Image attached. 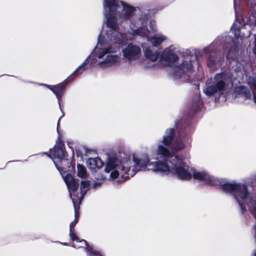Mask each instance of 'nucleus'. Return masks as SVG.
<instances>
[{
    "label": "nucleus",
    "mask_w": 256,
    "mask_h": 256,
    "mask_svg": "<svg viewBox=\"0 0 256 256\" xmlns=\"http://www.w3.org/2000/svg\"><path fill=\"white\" fill-rule=\"evenodd\" d=\"M228 77L226 73L217 74L210 80V85L204 89V93L208 96H212L215 94H222L225 90Z\"/></svg>",
    "instance_id": "0eeeda50"
},
{
    "label": "nucleus",
    "mask_w": 256,
    "mask_h": 256,
    "mask_svg": "<svg viewBox=\"0 0 256 256\" xmlns=\"http://www.w3.org/2000/svg\"><path fill=\"white\" fill-rule=\"evenodd\" d=\"M234 1L235 2V0H234Z\"/></svg>",
    "instance_id": "cd10ccee"
},
{
    "label": "nucleus",
    "mask_w": 256,
    "mask_h": 256,
    "mask_svg": "<svg viewBox=\"0 0 256 256\" xmlns=\"http://www.w3.org/2000/svg\"><path fill=\"white\" fill-rule=\"evenodd\" d=\"M102 7L107 30L100 32L95 50L64 82L72 80L73 75L82 74L89 66L106 70L116 65L120 60L116 44L140 36L156 47L168 40L162 33L150 37V32L145 28L147 16H136V8L128 3L118 0H103Z\"/></svg>",
    "instance_id": "f257e3e1"
},
{
    "label": "nucleus",
    "mask_w": 256,
    "mask_h": 256,
    "mask_svg": "<svg viewBox=\"0 0 256 256\" xmlns=\"http://www.w3.org/2000/svg\"><path fill=\"white\" fill-rule=\"evenodd\" d=\"M198 182L206 184L217 185L220 183L218 180L210 175L208 172L204 170L193 168L192 172V178Z\"/></svg>",
    "instance_id": "1a4fd4ad"
},
{
    "label": "nucleus",
    "mask_w": 256,
    "mask_h": 256,
    "mask_svg": "<svg viewBox=\"0 0 256 256\" xmlns=\"http://www.w3.org/2000/svg\"><path fill=\"white\" fill-rule=\"evenodd\" d=\"M163 161L150 162L147 156L140 158L134 156L132 160L110 156L106 162L105 172L110 174L112 179L120 175L126 177L132 176L138 171H152L161 174Z\"/></svg>",
    "instance_id": "7ed1b4c3"
},
{
    "label": "nucleus",
    "mask_w": 256,
    "mask_h": 256,
    "mask_svg": "<svg viewBox=\"0 0 256 256\" xmlns=\"http://www.w3.org/2000/svg\"><path fill=\"white\" fill-rule=\"evenodd\" d=\"M215 60L212 59V58H209L207 60V64L208 66H214L215 65Z\"/></svg>",
    "instance_id": "6ab92c4d"
},
{
    "label": "nucleus",
    "mask_w": 256,
    "mask_h": 256,
    "mask_svg": "<svg viewBox=\"0 0 256 256\" xmlns=\"http://www.w3.org/2000/svg\"><path fill=\"white\" fill-rule=\"evenodd\" d=\"M174 128L167 130L161 141L164 144H158L155 152L156 157L154 159L158 160V156L164 158L161 174H172L181 180H190L192 178V168L189 166V162H186L182 158L173 155L166 146H170L172 142L174 136Z\"/></svg>",
    "instance_id": "f03ea898"
},
{
    "label": "nucleus",
    "mask_w": 256,
    "mask_h": 256,
    "mask_svg": "<svg viewBox=\"0 0 256 256\" xmlns=\"http://www.w3.org/2000/svg\"><path fill=\"white\" fill-rule=\"evenodd\" d=\"M123 60L130 64L138 60L141 56L142 50L140 46L128 44L122 50Z\"/></svg>",
    "instance_id": "6e6552de"
},
{
    "label": "nucleus",
    "mask_w": 256,
    "mask_h": 256,
    "mask_svg": "<svg viewBox=\"0 0 256 256\" xmlns=\"http://www.w3.org/2000/svg\"><path fill=\"white\" fill-rule=\"evenodd\" d=\"M153 24H154V22L151 21V22H150V24L151 26H152ZM152 30H155V28H153V27H152Z\"/></svg>",
    "instance_id": "4be33fe9"
},
{
    "label": "nucleus",
    "mask_w": 256,
    "mask_h": 256,
    "mask_svg": "<svg viewBox=\"0 0 256 256\" xmlns=\"http://www.w3.org/2000/svg\"><path fill=\"white\" fill-rule=\"evenodd\" d=\"M48 156L52 160L62 176L64 175V172H66L68 167H70V162L67 158L68 155L64 143L60 141L56 142L54 148L50 150Z\"/></svg>",
    "instance_id": "423d86ee"
},
{
    "label": "nucleus",
    "mask_w": 256,
    "mask_h": 256,
    "mask_svg": "<svg viewBox=\"0 0 256 256\" xmlns=\"http://www.w3.org/2000/svg\"><path fill=\"white\" fill-rule=\"evenodd\" d=\"M78 176L82 178H85L86 176V168L80 164L77 165Z\"/></svg>",
    "instance_id": "dca6fc26"
},
{
    "label": "nucleus",
    "mask_w": 256,
    "mask_h": 256,
    "mask_svg": "<svg viewBox=\"0 0 256 256\" xmlns=\"http://www.w3.org/2000/svg\"><path fill=\"white\" fill-rule=\"evenodd\" d=\"M63 116H64V114L62 112V116H61V117L60 118H61Z\"/></svg>",
    "instance_id": "b1692460"
},
{
    "label": "nucleus",
    "mask_w": 256,
    "mask_h": 256,
    "mask_svg": "<svg viewBox=\"0 0 256 256\" xmlns=\"http://www.w3.org/2000/svg\"><path fill=\"white\" fill-rule=\"evenodd\" d=\"M144 54L147 59L152 62H156L159 57V52L153 50L151 48H147L144 51Z\"/></svg>",
    "instance_id": "2eb2a0df"
},
{
    "label": "nucleus",
    "mask_w": 256,
    "mask_h": 256,
    "mask_svg": "<svg viewBox=\"0 0 256 256\" xmlns=\"http://www.w3.org/2000/svg\"><path fill=\"white\" fill-rule=\"evenodd\" d=\"M190 141V138L188 136L185 134L180 135L174 142L172 148L176 152L181 150L184 148L186 144H189Z\"/></svg>",
    "instance_id": "f8f14e48"
},
{
    "label": "nucleus",
    "mask_w": 256,
    "mask_h": 256,
    "mask_svg": "<svg viewBox=\"0 0 256 256\" xmlns=\"http://www.w3.org/2000/svg\"><path fill=\"white\" fill-rule=\"evenodd\" d=\"M242 26V24L236 20L231 28L232 32L234 34L235 38L238 40V38L242 40L243 38L248 37L250 35V34H246V35L244 34H241V32H240V26Z\"/></svg>",
    "instance_id": "4468645a"
},
{
    "label": "nucleus",
    "mask_w": 256,
    "mask_h": 256,
    "mask_svg": "<svg viewBox=\"0 0 256 256\" xmlns=\"http://www.w3.org/2000/svg\"><path fill=\"white\" fill-rule=\"evenodd\" d=\"M68 176H70L72 179V180L71 181L72 182H75L76 184L77 187H76V188L74 191V192H72V196H74V198L78 199L77 204H80L83 198V197L84 196L85 194L86 193L88 190V188H89V186L90 184V182L88 181V180H84V181L82 182L81 184H80V188L81 196L80 197L78 196V180H75L71 174H66V175H62V178H63L66 185H67V183L65 180H66V178L68 177Z\"/></svg>",
    "instance_id": "9d476101"
},
{
    "label": "nucleus",
    "mask_w": 256,
    "mask_h": 256,
    "mask_svg": "<svg viewBox=\"0 0 256 256\" xmlns=\"http://www.w3.org/2000/svg\"><path fill=\"white\" fill-rule=\"evenodd\" d=\"M246 98L250 99L252 98L256 104V96L252 92H250L248 94L246 95Z\"/></svg>",
    "instance_id": "aec40b11"
},
{
    "label": "nucleus",
    "mask_w": 256,
    "mask_h": 256,
    "mask_svg": "<svg viewBox=\"0 0 256 256\" xmlns=\"http://www.w3.org/2000/svg\"><path fill=\"white\" fill-rule=\"evenodd\" d=\"M248 84L250 86H253L256 90V78L250 76L248 80Z\"/></svg>",
    "instance_id": "a211bd4d"
},
{
    "label": "nucleus",
    "mask_w": 256,
    "mask_h": 256,
    "mask_svg": "<svg viewBox=\"0 0 256 256\" xmlns=\"http://www.w3.org/2000/svg\"><path fill=\"white\" fill-rule=\"evenodd\" d=\"M253 32H254V29L252 30V32H250V34H252Z\"/></svg>",
    "instance_id": "5701e85b"
},
{
    "label": "nucleus",
    "mask_w": 256,
    "mask_h": 256,
    "mask_svg": "<svg viewBox=\"0 0 256 256\" xmlns=\"http://www.w3.org/2000/svg\"><path fill=\"white\" fill-rule=\"evenodd\" d=\"M176 50L174 45L166 48L160 54V60L164 62L168 66L174 65L172 74L175 78L188 77L196 64V56L190 50H186L178 58L176 54Z\"/></svg>",
    "instance_id": "20e7f679"
},
{
    "label": "nucleus",
    "mask_w": 256,
    "mask_h": 256,
    "mask_svg": "<svg viewBox=\"0 0 256 256\" xmlns=\"http://www.w3.org/2000/svg\"><path fill=\"white\" fill-rule=\"evenodd\" d=\"M224 51L226 52V57L228 58H232L235 56L236 54V50L235 48H230L228 51L227 50L225 49Z\"/></svg>",
    "instance_id": "f3484780"
},
{
    "label": "nucleus",
    "mask_w": 256,
    "mask_h": 256,
    "mask_svg": "<svg viewBox=\"0 0 256 256\" xmlns=\"http://www.w3.org/2000/svg\"><path fill=\"white\" fill-rule=\"evenodd\" d=\"M65 180L67 183V187L74 208V220L70 224V236L72 240L75 241L76 242L72 246V247L76 248L84 247L87 255L89 256H103L99 251L94 250L90 246H88L85 240H80L77 237L74 232V227L78 222L79 217V207L77 208L76 206L78 199L74 198L72 194V192L74 193V191L76 188L77 185L75 182L72 183V179L70 176L66 178Z\"/></svg>",
    "instance_id": "39448f33"
},
{
    "label": "nucleus",
    "mask_w": 256,
    "mask_h": 256,
    "mask_svg": "<svg viewBox=\"0 0 256 256\" xmlns=\"http://www.w3.org/2000/svg\"><path fill=\"white\" fill-rule=\"evenodd\" d=\"M62 244L64 246H67L66 243H62Z\"/></svg>",
    "instance_id": "393cba45"
},
{
    "label": "nucleus",
    "mask_w": 256,
    "mask_h": 256,
    "mask_svg": "<svg viewBox=\"0 0 256 256\" xmlns=\"http://www.w3.org/2000/svg\"><path fill=\"white\" fill-rule=\"evenodd\" d=\"M248 4H252L256 0H244Z\"/></svg>",
    "instance_id": "412c9836"
},
{
    "label": "nucleus",
    "mask_w": 256,
    "mask_h": 256,
    "mask_svg": "<svg viewBox=\"0 0 256 256\" xmlns=\"http://www.w3.org/2000/svg\"><path fill=\"white\" fill-rule=\"evenodd\" d=\"M254 34V36H256V33H254V34Z\"/></svg>",
    "instance_id": "a878e982"
},
{
    "label": "nucleus",
    "mask_w": 256,
    "mask_h": 256,
    "mask_svg": "<svg viewBox=\"0 0 256 256\" xmlns=\"http://www.w3.org/2000/svg\"><path fill=\"white\" fill-rule=\"evenodd\" d=\"M226 38H228V39H229L230 38V37H226Z\"/></svg>",
    "instance_id": "bb28decb"
},
{
    "label": "nucleus",
    "mask_w": 256,
    "mask_h": 256,
    "mask_svg": "<svg viewBox=\"0 0 256 256\" xmlns=\"http://www.w3.org/2000/svg\"><path fill=\"white\" fill-rule=\"evenodd\" d=\"M40 84L46 86L54 92L58 99V103L60 106V101L62 99V96L65 92V87L64 83H60L55 86L48 85L46 84Z\"/></svg>",
    "instance_id": "9b49d317"
},
{
    "label": "nucleus",
    "mask_w": 256,
    "mask_h": 256,
    "mask_svg": "<svg viewBox=\"0 0 256 256\" xmlns=\"http://www.w3.org/2000/svg\"><path fill=\"white\" fill-rule=\"evenodd\" d=\"M104 163L102 160L97 158H90L86 160V166L92 172H96L103 166Z\"/></svg>",
    "instance_id": "ddd939ff"
}]
</instances>
